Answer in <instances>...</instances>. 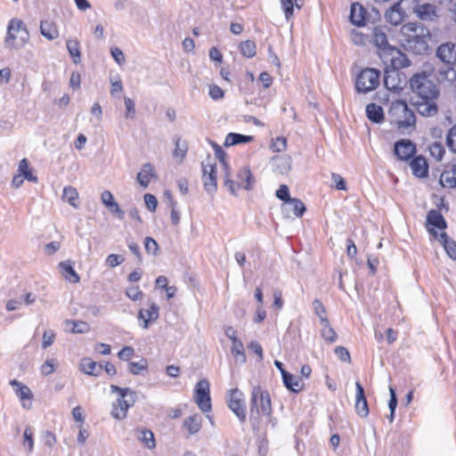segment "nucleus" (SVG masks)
Returning <instances> with one entry per match:
<instances>
[{
    "label": "nucleus",
    "mask_w": 456,
    "mask_h": 456,
    "mask_svg": "<svg viewBox=\"0 0 456 456\" xmlns=\"http://www.w3.org/2000/svg\"><path fill=\"white\" fill-rule=\"evenodd\" d=\"M410 87L417 111L423 117L436 116L438 113L436 100L440 89L433 81L431 74L426 71L415 73L410 79Z\"/></svg>",
    "instance_id": "nucleus-1"
},
{
    "label": "nucleus",
    "mask_w": 456,
    "mask_h": 456,
    "mask_svg": "<svg viewBox=\"0 0 456 456\" xmlns=\"http://www.w3.org/2000/svg\"><path fill=\"white\" fill-rule=\"evenodd\" d=\"M431 40L429 29L420 22H408L401 28L402 46L415 54H426Z\"/></svg>",
    "instance_id": "nucleus-2"
},
{
    "label": "nucleus",
    "mask_w": 456,
    "mask_h": 456,
    "mask_svg": "<svg viewBox=\"0 0 456 456\" xmlns=\"http://www.w3.org/2000/svg\"><path fill=\"white\" fill-rule=\"evenodd\" d=\"M271 413L272 403L269 393L259 386L253 387L249 410V421L253 428L258 424L261 414L270 416Z\"/></svg>",
    "instance_id": "nucleus-3"
},
{
    "label": "nucleus",
    "mask_w": 456,
    "mask_h": 456,
    "mask_svg": "<svg viewBox=\"0 0 456 456\" xmlns=\"http://www.w3.org/2000/svg\"><path fill=\"white\" fill-rule=\"evenodd\" d=\"M388 117L390 123L400 130L414 127L416 124L414 112L409 108L407 102L403 100H396L391 103Z\"/></svg>",
    "instance_id": "nucleus-4"
},
{
    "label": "nucleus",
    "mask_w": 456,
    "mask_h": 456,
    "mask_svg": "<svg viewBox=\"0 0 456 456\" xmlns=\"http://www.w3.org/2000/svg\"><path fill=\"white\" fill-rule=\"evenodd\" d=\"M110 391L119 395L112 404L111 416L116 419H123L126 417L127 410L135 402V392L128 387L123 388L116 385L110 386Z\"/></svg>",
    "instance_id": "nucleus-5"
},
{
    "label": "nucleus",
    "mask_w": 456,
    "mask_h": 456,
    "mask_svg": "<svg viewBox=\"0 0 456 456\" xmlns=\"http://www.w3.org/2000/svg\"><path fill=\"white\" fill-rule=\"evenodd\" d=\"M371 42L377 47L379 57L385 62L388 61L394 62V54L401 53L396 47L389 45L385 27L376 26L372 28Z\"/></svg>",
    "instance_id": "nucleus-6"
},
{
    "label": "nucleus",
    "mask_w": 456,
    "mask_h": 456,
    "mask_svg": "<svg viewBox=\"0 0 456 456\" xmlns=\"http://www.w3.org/2000/svg\"><path fill=\"white\" fill-rule=\"evenodd\" d=\"M29 41V32L24 22L17 18L12 19L7 27L5 45L15 49L23 47Z\"/></svg>",
    "instance_id": "nucleus-7"
},
{
    "label": "nucleus",
    "mask_w": 456,
    "mask_h": 456,
    "mask_svg": "<svg viewBox=\"0 0 456 456\" xmlns=\"http://www.w3.org/2000/svg\"><path fill=\"white\" fill-rule=\"evenodd\" d=\"M379 82L380 71L376 69L366 68L357 76L355 89L358 93L367 94L375 90L379 86Z\"/></svg>",
    "instance_id": "nucleus-8"
},
{
    "label": "nucleus",
    "mask_w": 456,
    "mask_h": 456,
    "mask_svg": "<svg viewBox=\"0 0 456 456\" xmlns=\"http://www.w3.org/2000/svg\"><path fill=\"white\" fill-rule=\"evenodd\" d=\"M210 384L208 379L198 381L194 389V400L203 412L211 411Z\"/></svg>",
    "instance_id": "nucleus-9"
},
{
    "label": "nucleus",
    "mask_w": 456,
    "mask_h": 456,
    "mask_svg": "<svg viewBox=\"0 0 456 456\" xmlns=\"http://www.w3.org/2000/svg\"><path fill=\"white\" fill-rule=\"evenodd\" d=\"M227 403L229 409L236 415L239 420L245 422L247 413L243 393L238 388L231 389Z\"/></svg>",
    "instance_id": "nucleus-10"
},
{
    "label": "nucleus",
    "mask_w": 456,
    "mask_h": 456,
    "mask_svg": "<svg viewBox=\"0 0 456 456\" xmlns=\"http://www.w3.org/2000/svg\"><path fill=\"white\" fill-rule=\"evenodd\" d=\"M201 167L204 189L208 194L213 195L217 189L216 164H212L209 160L203 161Z\"/></svg>",
    "instance_id": "nucleus-11"
},
{
    "label": "nucleus",
    "mask_w": 456,
    "mask_h": 456,
    "mask_svg": "<svg viewBox=\"0 0 456 456\" xmlns=\"http://www.w3.org/2000/svg\"><path fill=\"white\" fill-rule=\"evenodd\" d=\"M409 2V0H400L395 3L385 13L386 20L394 25H400L407 17L406 12L403 4Z\"/></svg>",
    "instance_id": "nucleus-12"
},
{
    "label": "nucleus",
    "mask_w": 456,
    "mask_h": 456,
    "mask_svg": "<svg viewBox=\"0 0 456 456\" xmlns=\"http://www.w3.org/2000/svg\"><path fill=\"white\" fill-rule=\"evenodd\" d=\"M394 153L398 159L407 161L416 153V145L409 139H401L395 143Z\"/></svg>",
    "instance_id": "nucleus-13"
},
{
    "label": "nucleus",
    "mask_w": 456,
    "mask_h": 456,
    "mask_svg": "<svg viewBox=\"0 0 456 456\" xmlns=\"http://www.w3.org/2000/svg\"><path fill=\"white\" fill-rule=\"evenodd\" d=\"M436 55L444 64L456 65V45L452 42L440 45Z\"/></svg>",
    "instance_id": "nucleus-14"
},
{
    "label": "nucleus",
    "mask_w": 456,
    "mask_h": 456,
    "mask_svg": "<svg viewBox=\"0 0 456 456\" xmlns=\"http://www.w3.org/2000/svg\"><path fill=\"white\" fill-rule=\"evenodd\" d=\"M456 65L444 64L442 67L434 69L435 77L440 84L452 86L456 81Z\"/></svg>",
    "instance_id": "nucleus-15"
},
{
    "label": "nucleus",
    "mask_w": 456,
    "mask_h": 456,
    "mask_svg": "<svg viewBox=\"0 0 456 456\" xmlns=\"http://www.w3.org/2000/svg\"><path fill=\"white\" fill-rule=\"evenodd\" d=\"M355 411L361 418H365L369 415V406L365 396L363 387L360 382L355 383Z\"/></svg>",
    "instance_id": "nucleus-16"
},
{
    "label": "nucleus",
    "mask_w": 456,
    "mask_h": 456,
    "mask_svg": "<svg viewBox=\"0 0 456 456\" xmlns=\"http://www.w3.org/2000/svg\"><path fill=\"white\" fill-rule=\"evenodd\" d=\"M367 16L366 9L360 3L351 4L349 20L350 22L356 27L365 26Z\"/></svg>",
    "instance_id": "nucleus-17"
},
{
    "label": "nucleus",
    "mask_w": 456,
    "mask_h": 456,
    "mask_svg": "<svg viewBox=\"0 0 456 456\" xmlns=\"http://www.w3.org/2000/svg\"><path fill=\"white\" fill-rule=\"evenodd\" d=\"M410 167L412 170V174L419 178L428 176V164L427 159L423 156H416L412 158L410 162Z\"/></svg>",
    "instance_id": "nucleus-18"
},
{
    "label": "nucleus",
    "mask_w": 456,
    "mask_h": 456,
    "mask_svg": "<svg viewBox=\"0 0 456 456\" xmlns=\"http://www.w3.org/2000/svg\"><path fill=\"white\" fill-rule=\"evenodd\" d=\"M159 307L154 302L150 305L149 309H141L138 313V318L143 321L142 327L147 329L151 321H156L159 315Z\"/></svg>",
    "instance_id": "nucleus-19"
},
{
    "label": "nucleus",
    "mask_w": 456,
    "mask_h": 456,
    "mask_svg": "<svg viewBox=\"0 0 456 456\" xmlns=\"http://www.w3.org/2000/svg\"><path fill=\"white\" fill-rule=\"evenodd\" d=\"M412 10L422 20H432L436 15V7L431 4H416Z\"/></svg>",
    "instance_id": "nucleus-20"
},
{
    "label": "nucleus",
    "mask_w": 456,
    "mask_h": 456,
    "mask_svg": "<svg viewBox=\"0 0 456 456\" xmlns=\"http://www.w3.org/2000/svg\"><path fill=\"white\" fill-rule=\"evenodd\" d=\"M102 368V363H97L88 357L83 358L80 362V370L86 375L98 376Z\"/></svg>",
    "instance_id": "nucleus-21"
},
{
    "label": "nucleus",
    "mask_w": 456,
    "mask_h": 456,
    "mask_svg": "<svg viewBox=\"0 0 456 456\" xmlns=\"http://www.w3.org/2000/svg\"><path fill=\"white\" fill-rule=\"evenodd\" d=\"M59 268L62 276L72 283H77L80 281L79 275L75 271L72 262L69 260L62 261L59 264Z\"/></svg>",
    "instance_id": "nucleus-22"
},
{
    "label": "nucleus",
    "mask_w": 456,
    "mask_h": 456,
    "mask_svg": "<svg viewBox=\"0 0 456 456\" xmlns=\"http://www.w3.org/2000/svg\"><path fill=\"white\" fill-rule=\"evenodd\" d=\"M366 116L369 120L376 124H380L385 119L382 107L374 102L366 106Z\"/></svg>",
    "instance_id": "nucleus-23"
},
{
    "label": "nucleus",
    "mask_w": 456,
    "mask_h": 456,
    "mask_svg": "<svg viewBox=\"0 0 456 456\" xmlns=\"http://www.w3.org/2000/svg\"><path fill=\"white\" fill-rule=\"evenodd\" d=\"M283 209L287 213H292L297 217H301L306 210L303 201L297 198H292L289 202L283 205Z\"/></svg>",
    "instance_id": "nucleus-24"
},
{
    "label": "nucleus",
    "mask_w": 456,
    "mask_h": 456,
    "mask_svg": "<svg viewBox=\"0 0 456 456\" xmlns=\"http://www.w3.org/2000/svg\"><path fill=\"white\" fill-rule=\"evenodd\" d=\"M427 224L439 230L447 228V223L443 215L436 209H431L427 215Z\"/></svg>",
    "instance_id": "nucleus-25"
},
{
    "label": "nucleus",
    "mask_w": 456,
    "mask_h": 456,
    "mask_svg": "<svg viewBox=\"0 0 456 456\" xmlns=\"http://www.w3.org/2000/svg\"><path fill=\"white\" fill-rule=\"evenodd\" d=\"M282 380L284 386L294 393H298L304 387V382L299 378H295L288 371H283Z\"/></svg>",
    "instance_id": "nucleus-26"
},
{
    "label": "nucleus",
    "mask_w": 456,
    "mask_h": 456,
    "mask_svg": "<svg viewBox=\"0 0 456 456\" xmlns=\"http://www.w3.org/2000/svg\"><path fill=\"white\" fill-rule=\"evenodd\" d=\"M439 183L443 187L456 188V164L442 173Z\"/></svg>",
    "instance_id": "nucleus-27"
},
{
    "label": "nucleus",
    "mask_w": 456,
    "mask_h": 456,
    "mask_svg": "<svg viewBox=\"0 0 456 456\" xmlns=\"http://www.w3.org/2000/svg\"><path fill=\"white\" fill-rule=\"evenodd\" d=\"M281 9L284 12L285 19L289 21L294 16V7L301 9L303 0H280Z\"/></svg>",
    "instance_id": "nucleus-28"
},
{
    "label": "nucleus",
    "mask_w": 456,
    "mask_h": 456,
    "mask_svg": "<svg viewBox=\"0 0 456 456\" xmlns=\"http://www.w3.org/2000/svg\"><path fill=\"white\" fill-rule=\"evenodd\" d=\"M384 86L387 90L393 92L402 89L396 70H392L391 72L386 70L384 75Z\"/></svg>",
    "instance_id": "nucleus-29"
},
{
    "label": "nucleus",
    "mask_w": 456,
    "mask_h": 456,
    "mask_svg": "<svg viewBox=\"0 0 456 456\" xmlns=\"http://www.w3.org/2000/svg\"><path fill=\"white\" fill-rule=\"evenodd\" d=\"M154 175L153 167L151 163L143 164L142 170L137 175V181L143 188H147L151 178Z\"/></svg>",
    "instance_id": "nucleus-30"
},
{
    "label": "nucleus",
    "mask_w": 456,
    "mask_h": 456,
    "mask_svg": "<svg viewBox=\"0 0 456 456\" xmlns=\"http://www.w3.org/2000/svg\"><path fill=\"white\" fill-rule=\"evenodd\" d=\"M237 175H238L239 179L245 182L243 188L246 191H251L253 189L256 180H255V177H254L249 167H248V166L242 167L238 171Z\"/></svg>",
    "instance_id": "nucleus-31"
},
{
    "label": "nucleus",
    "mask_w": 456,
    "mask_h": 456,
    "mask_svg": "<svg viewBox=\"0 0 456 456\" xmlns=\"http://www.w3.org/2000/svg\"><path fill=\"white\" fill-rule=\"evenodd\" d=\"M254 140L251 135L241 134L238 133H229L224 141V146H232L240 143H248Z\"/></svg>",
    "instance_id": "nucleus-32"
},
{
    "label": "nucleus",
    "mask_w": 456,
    "mask_h": 456,
    "mask_svg": "<svg viewBox=\"0 0 456 456\" xmlns=\"http://www.w3.org/2000/svg\"><path fill=\"white\" fill-rule=\"evenodd\" d=\"M183 427L190 435L197 434L201 428V416L193 414L183 420Z\"/></svg>",
    "instance_id": "nucleus-33"
},
{
    "label": "nucleus",
    "mask_w": 456,
    "mask_h": 456,
    "mask_svg": "<svg viewBox=\"0 0 456 456\" xmlns=\"http://www.w3.org/2000/svg\"><path fill=\"white\" fill-rule=\"evenodd\" d=\"M10 385L15 389V394L20 400L24 401L32 399V393L28 386L23 385L16 379L11 380Z\"/></svg>",
    "instance_id": "nucleus-34"
},
{
    "label": "nucleus",
    "mask_w": 456,
    "mask_h": 456,
    "mask_svg": "<svg viewBox=\"0 0 456 456\" xmlns=\"http://www.w3.org/2000/svg\"><path fill=\"white\" fill-rule=\"evenodd\" d=\"M40 33L48 40H53L59 37V31L56 26L48 20H41Z\"/></svg>",
    "instance_id": "nucleus-35"
},
{
    "label": "nucleus",
    "mask_w": 456,
    "mask_h": 456,
    "mask_svg": "<svg viewBox=\"0 0 456 456\" xmlns=\"http://www.w3.org/2000/svg\"><path fill=\"white\" fill-rule=\"evenodd\" d=\"M68 52L75 64L81 61L80 44L77 39H69L66 42Z\"/></svg>",
    "instance_id": "nucleus-36"
},
{
    "label": "nucleus",
    "mask_w": 456,
    "mask_h": 456,
    "mask_svg": "<svg viewBox=\"0 0 456 456\" xmlns=\"http://www.w3.org/2000/svg\"><path fill=\"white\" fill-rule=\"evenodd\" d=\"M18 172L28 182L37 183L38 181L37 177L32 173V170L29 167L28 160L25 158L20 161Z\"/></svg>",
    "instance_id": "nucleus-37"
},
{
    "label": "nucleus",
    "mask_w": 456,
    "mask_h": 456,
    "mask_svg": "<svg viewBox=\"0 0 456 456\" xmlns=\"http://www.w3.org/2000/svg\"><path fill=\"white\" fill-rule=\"evenodd\" d=\"M321 325L322 327L321 330L322 337L325 339L326 342L330 344L334 343L338 338V335L336 331L330 327L329 320L322 319Z\"/></svg>",
    "instance_id": "nucleus-38"
},
{
    "label": "nucleus",
    "mask_w": 456,
    "mask_h": 456,
    "mask_svg": "<svg viewBox=\"0 0 456 456\" xmlns=\"http://www.w3.org/2000/svg\"><path fill=\"white\" fill-rule=\"evenodd\" d=\"M138 439L148 448L153 449L156 446L154 435L149 429H140L138 430Z\"/></svg>",
    "instance_id": "nucleus-39"
},
{
    "label": "nucleus",
    "mask_w": 456,
    "mask_h": 456,
    "mask_svg": "<svg viewBox=\"0 0 456 456\" xmlns=\"http://www.w3.org/2000/svg\"><path fill=\"white\" fill-rule=\"evenodd\" d=\"M66 327H70V332L74 334H82L89 331V324L82 321L67 320Z\"/></svg>",
    "instance_id": "nucleus-40"
},
{
    "label": "nucleus",
    "mask_w": 456,
    "mask_h": 456,
    "mask_svg": "<svg viewBox=\"0 0 456 456\" xmlns=\"http://www.w3.org/2000/svg\"><path fill=\"white\" fill-rule=\"evenodd\" d=\"M62 199L70 206L77 208V200L78 199V192L76 188L72 186L64 187L62 191Z\"/></svg>",
    "instance_id": "nucleus-41"
},
{
    "label": "nucleus",
    "mask_w": 456,
    "mask_h": 456,
    "mask_svg": "<svg viewBox=\"0 0 456 456\" xmlns=\"http://www.w3.org/2000/svg\"><path fill=\"white\" fill-rule=\"evenodd\" d=\"M256 44L254 41L251 40H246L240 43V50L243 56L247 58H252L256 55Z\"/></svg>",
    "instance_id": "nucleus-42"
},
{
    "label": "nucleus",
    "mask_w": 456,
    "mask_h": 456,
    "mask_svg": "<svg viewBox=\"0 0 456 456\" xmlns=\"http://www.w3.org/2000/svg\"><path fill=\"white\" fill-rule=\"evenodd\" d=\"M148 362L146 359L142 358L139 362H130L128 363V370L133 375H140L142 371L147 370Z\"/></svg>",
    "instance_id": "nucleus-43"
},
{
    "label": "nucleus",
    "mask_w": 456,
    "mask_h": 456,
    "mask_svg": "<svg viewBox=\"0 0 456 456\" xmlns=\"http://www.w3.org/2000/svg\"><path fill=\"white\" fill-rule=\"evenodd\" d=\"M232 354L236 357L238 361L240 362H246V354L244 351L243 343L240 340L234 341L232 343Z\"/></svg>",
    "instance_id": "nucleus-44"
},
{
    "label": "nucleus",
    "mask_w": 456,
    "mask_h": 456,
    "mask_svg": "<svg viewBox=\"0 0 456 456\" xmlns=\"http://www.w3.org/2000/svg\"><path fill=\"white\" fill-rule=\"evenodd\" d=\"M144 248L146 252L152 256L159 255V244L158 242L151 237H146L144 239Z\"/></svg>",
    "instance_id": "nucleus-45"
},
{
    "label": "nucleus",
    "mask_w": 456,
    "mask_h": 456,
    "mask_svg": "<svg viewBox=\"0 0 456 456\" xmlns=\"http://www.w3.org/2000/svg\"><path fill=\"white\" fill-rule=\"evenodd\" d=\"M446 145L452 152L456 153V125L452 126L446 134Z\"/></svg>",
    "instance_id": "nucleus-46"
},
{
    "label": "nucleus",
    "mask_w": 456,
    "mask_h": 456,
    "mask_svg": "<svg viewBox=\"0 0 456 456\" xmlns=\"http://www.w3.org/2000/svg\"><path fill=\"white\" fill-rule=\"evenodd\" d=\"M276 167L282 175L287 174L290 170V159L288 157H277L275 159Z\"/></svg>",
    "instance_id": "nucleus-47"
},
{
    "label": "nucleus",
    "mask_w": 456,
    "mask_h": 456,
    "mask_svg": "<svg viewBox=\"0 0 456 456\" xmlns=\"http://www.w3.org/2000/svg\"><path fill=\"white\" fill-rule=\"evenodd\" d=\"M57 362L55 359H47L40 367V372L43 376H48L56 370Z\"/></svg>",
    "instance_id": "nucleus-48"
},
{
    "label": "nucleus",
    "mask_w": 456,
    "mask_h": 456,
    "mask_svg": "<svg viewBox=\"0 0 456 456\" xmlns=\"http://www.w3.org/2000/svg\"><path fill=\"white\" fill-rule=\"evenodd\" d=\"M23 444L28 447V452H31L34 449L33 432L30 427H27L23 434Z\"/></svg>",
    "instance_id": "nucleus-49"
},
{
    "label": "nucleus",
    "mask_w": 456,
    "mask_h": 456,
    "mask_svg": "<svg viewBox=\"0 0 456 456\" xmlns=\"http://www.w3.org/2000/svg\"><path fill=\"white\" fill-rule=\"evenodd\" d=\"M275 195L279 200L284 202L283 205H285L287 202L289 201V200L292 199L289 195V187L286 184H281L280 188L276 191Z\"/></svg>",
    "instance_id": "nucleus-50"
},
{
    "label": "nucleus",
    "mask_w": 456,
    "mask_h": 456,
    "mask_svg": "<svg viewBox=\"0 0 456 456\" xmlns=\"http://www.w3.org/2000/svg\"><path fill=\"white\" fill-rule=\"evenodd\" d=\"M315 314L320 318V322H322V319H328L326 316V309L323 304L319 299H314L313 302Z\"/></svg>",
    "instance_id": "nucleus-51"
},
{
    "label": "nucleus",
    "mask_w": 456,
    "mask_h": 456,
    "mask_svg": "<svg viewBox=\"0 0 456 456\" xmlns=\"http://www.w3.org/2000/svg\"><path fill=\"white\" fill-rule=\"evenodd\" d=\"M287 147V140L284 137H277L275 140H273L271 144V149L273 152H281L286 150Z\"/></svg>",
    "instance_id": "nucleus-52"
},
{
    "label": "nucleus",
    "mask_w": 456,
    "mask_h": 456,
    "mask_svg": "<svg viewBox=\"0 0 456 456\" xmlns=\"http://www.w3.org/2000/svg\"><path fill=\"white\" fill-rule=\"evenodd\" d=\"M126 106V118L133 119L135 117V104L134 102L129 97L125 96L124 98Z\"/></svg>",
    "instance_id": "nucleus-53"
},
{
    "label": "nucleus",
    "mask_w": 456,
    "mask_h": 456,
    "mask_svg": "<svg viewBox=\"0 0 456 456\" xmlns=\"http://www.w3.org/2000/svg\"><path fill=\"white\" fill-rule=\"evenodd\" d=\"M228 174V169L225 170V180H224V186L227 187L229 191L232 195H237L238 190L240 188V184L239 183H236L235 181L230 179Z\"/></svg>",
    "instance_id": "nucleus-54"
},
{
    "label": "nucleus",
    "mask_w": 456,
    "mask_h": 456,
    "mask_svg": "<svg viewBox=\"0 0 456 456\" xmlns=\"http://www.w3.org/2000/svg\"><path fill=\"white\" fill-rule=\"evenodd\" d=\"M444 148L439 142H435L430 146V154L436 159L441 160L444 154Z\"/></svg>",
    "instance_id": "nucleus-55"
},
{
    "label": "nucleus",
    "mask_w": 456,
    "mask_h": 456,
    "mask_svg": "<svg viewBox=\"0 0 456 456\" xmlns=\"http://www.w3.org/2000/svg\"><path fill=\"white\" fill-rule=\"evenodd\" d=\"M55 339V332L52 330H45L43 334L42 348L46 349L52 346Z\"/></svg>",
    "instance_id": "nucleus-56"
},
{
    "label": "nucleus",
    "mask_w": 456,
    "mask_h": 456,
    "mask_svg": "<svg viewBox=\"0 0 456 456\" xmlns=\"http://www.w3.org/2000/svg\"><path fill=\"white\" fill-rule=\"evenodd\" d=\"M126 245H127L128 248L130 249V251L132 252V254H134L135 256V257L137 258L138 263L139 264L142 263V256L141 254L140 247L134 241V240L127 239Z\"/></svg>",
    "instance_id": "nucleus-57"
},
{
    "label": "nucleus",
    "mask_w": 456,
    "mask_h": 456,
    "mask_svg": "<svg viewBox=\"0 0 456 456\" xmlns=\"http://www.w3.org/2000/svg\"><path fill=\"white\" fill-rule=\"evenodd\" d=\"M336 355L344 362H350L351 356L349 351L342 346H338L334 350Z\"/></svg>",
    "instance_id": "nucleus-58"
},
{
    "label": "nucleus",
    "mask_w": 456,
    "mask_h": 456,
    "mask_svg": "<svg viewBox=\"0 0 456 456\" xmlns=\"http://www.w3.org/2000/svg\"><path fill=\"white\" fill-rule=\"evenodd\" d=\"M126 294L133 301H137L141 299L143 295L142 291L139 289L138 286H132L130 288H127Z\"/></svg>",
    "instance_id": "nucleus-59"
},
{
    "label": "nucleus",
    "mask_w": 456,
    "mask_h": 456,
    "mask_svg": "<svg viewBox=\"0 0 456 456\" xmlns=\"http://www.w3.org/2000/svg\"><path fill=\"white\" fill-rule=\"evenodd\" d=\"M125 261L124 256L118 254H110L106 258V265L110 267H116Z\"/></svg>",
    "instance_id": "nucleus-60"
},
{
    "label": "nucleus",
    "mask_w": 456,
    "mask_h": 456,
    "mask_svg": "<svg viewBox=\"0 0 456 456\" xmlns=\"http://www.w3.org/2000/svg\"><path fill=\"white\" fill-rule=\"evenodd\" d=\"M101 200L106 208L116 207V200H114V197L110 191H104L102 193Z\"/></svg>",
    "instance_id": "nucleus-61"
},
{
    "label": "nucleus",
    "mask_w": 456,
    "mask_h": 456,
    "mask_svg": "<svg viewBox=\"0 0 456 456\" xmlns=\"http://www.w3.org/2000/svg\"><path fill=\"white\" fill-rule=\"evenodd\" d=\"M331 180H332L333 183L335 184V187L337 190H339V191L346 190V183L345 179L340 175L332 173Z\"/></svg>",
    "instance_id": "nucleus-62"
},
{
    "label": "nucleus",
    "mask_w": 456,
    "mask_h": 456,
    "mask_svg": "<svg viewBox=\"0 0 456 456\" xmlns=\"http://www.w3.org/2000/svg\"><path fill=\"white\" fill-rule=\"evenodd\" d=\"M134 354V349L130 346H124L118 354V356L122 361H129Z\"/></svg>",
    "instance_id": "nucleus-63"
},
{
    "label": "nucleus",
    "mask_w": 456,
    "mask_h": 456,
    "mask_svg": "<svg viewBox=\"0 0 456 456\" xmlns=\"http://www.w3.org/2000/svg\"><path fill=\"white\" fill-rule=\"evenodd\" d=\"M447 255L453 260H456V242L452 239L450 241H447L444 246Z\"/></svg>",
    "instance_id": "nucleus-64"
}]
</instances>
